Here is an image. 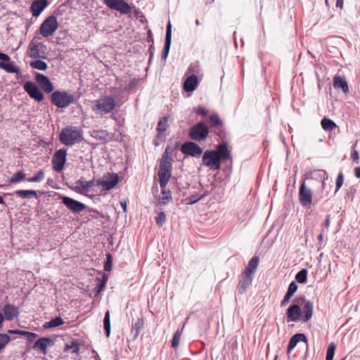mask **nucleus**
Returning a JSON list of instances; mask_svg holds the SVG:
<instances>
[{
    "label": "nucleus",
    "instance_id": "57",
    "mask_svg": "<svg viewBox=\"0 0 360 360\" xmlns=\"http://www.w3.org/2000/svg\"><path fill=\"white\" fill-rule=\"evenodd\" d=\"M137 82H138V80H137V79H132V80L129 82V85H128V89H131L134 88V87L136 86Z\"/></svg>",
    "mask_w": 360,
    "mask_h": 360
},
{
    "label": "nucleus",
    "instance_id": "38",
    "mask_svg": "<svg viewBox=\"0 0 360 360\" xmlns=\"http://www.w3.org/2000/svg\"><path fill=\"white\" fill-rule=\"evenodd\" d=\"M31 68L39 70H45L47 68V64L41 60H36L30 63Z\"/></svg>",
    "mask_w": 360,
    "mask_h": 360
},
{
    "label": "nucleus",
    "instance_id": "58",
    "mask_svg": "<svg viewBox=\"0 0 360 360\" xmlns=\"http://www.w3.org/2000/svg\"><path fill=\"white\" fill-rule=\"evenodd\" d=\"M0 59L2 60L3 61L8 62V61H9L10 58L8 57V55L3 53H0Z\"/></svg>",
    "mask_w": 360,
    "mask_h": 360
},
{
    "label": "nucleus",
    "instance_id": "63",
    "mask_svg": "<svg viewBox=\"0 0 360 360\" xmlns=\"http://www.w3.org/2000/svg\"><path fill=\"white\" fill-rule=\"evenodd\" d=\"M121 206H122L124 212H126L127 211V202H125V201L121 202Z\"/></svg>",
    "mask_w": 360,
    "mask_h": 360
},
{
    "label": "nucleus",
    "instance_id": "59",
    "mask_svg": "<svg viewBox=\"0 0 360 360\" xmlns=\"http://www.w3.org/2000/svg\"><path fill=\"white\" fill-rule=\"evenodd\" d=\"M110 257L111 256L110 255H108V259H110ZM110 266H111L110 262V260H108V262L105 264V266H104L105 267V271H109L110 269Z\"/></svg>",
    "mask_w": 360,
    "mask_h": 360
},
{
    "label": "nucleus",
    "instance_id": "54",
    "mask_svg": "<svg viewBox=\"0 0 360 360\" xmlns=\"http://www.w3.org/2000/svg\"><path fill=\"white\" fill-rule=\"evenodd\" d=\"M291 297H292L291 295H290L289 294L286 293L285 295L284 296L283 300H282V302L281 303V307L286 306L288 304Z\"/></svg>",
    "mask_w": 360,
    "mask_h": 360
},
{
    "label": "nucleus",
    "instance_id": "13",
    "mask_svg": "<svg viewBox=\"0 0 360 360\" xmlns=\"http://www.w3.org/2000/svg\"><path fill=\"white\" fill-rule=\"evenodd\" d=\"M66 150L60 149L57 150L53 157L52 163L55 171L59 172L63 170L66 161Z\"/></svg>",
    "mask_w": 360,
    "mask_h": 360
},
{
    "label": "nucleus",
    "instance_id": "45",
    "mask_svg": "<svg viewBox=\"0 0 360 360\" xmlns=\"http://www.w3.org/2000/svg\"><path fill=\"white\" fill-rule=\"evenodd\" d=\"M172 199L171 194L169 191L165 190L162 191V196L160 198V203L166 205Z\"/></svg>",
    "mask_w": 360,
    "mask_h": 360
},
{
    "label": "nucleus",
    "instance_id": "28",
    "mask_svg": "<svg viewBox=\"0 0 360 360\" xmlns=\"http://www.w3.org/2000/svg\"><path fill=\"white\" fill-rule=\"evenodd\" d=\"M208 191L206 190H203L202 188V191H200L198 192H196L192 195H191L189 197L186 198V203L188 205H193L200 200H201L205 196L207 195Z\"/></svg>",
    "mask_w": 360,
    "mask_h": 360
},
{
    "label": "nucleus",
    "instance_id": "40",
    "mask_svg": "<svg viewBox=\"0 0 360 360\" xmlns=\"http://www.w3.org/2000/svg\"><path fill=\"white\" fill-rule=\"evenodd\" d=\"M25 177V172L21 170L18 172L17 173L14 174L9 179L8 182L13 184V183H18L24 179Z\"/></svg>",
    "mask_w": 360,
    "mask_h": 360
},
{
    "label": "nucleus",
    "instance_id": "18",
    "mask_svg": "<svg viewBox=\"0 0 360 360\" xmlns=\"http://www.w3.org/2000/svg\"><path fill=\"white\" fill-rule=\"evenodd\" d=\"M49 4L48 0H36L34 1L30 7L32 14L34 17L39 16L41 12L47 7Z\"/></svg>",
    "mask_w": 360,
    "mask_h": 360
},
{
    "label": "nucleus",
    "instance_id": "31",
    "mask_svg": "<svg viewBox=\"0 0 360 360\" xmlns=\"http://www.w3.org/2000/svg\"><path fill=\"white\" fill-rule=\"evenodd\" d=\"M15 193L22 198H31L37 197V192L33 190H18Z\"/></svg>",
    "mask_w": 360,
    "mask_h": 360
},
{
    "label": "nucleus",
    "instance_id": "10",
    "mask_svg": "<svg viewBox=\"0 0 360 360\" xmlns=\"http://www.w3.org/2000/svg\"><path fill=\"white\" fill-rule=\"evenodd\" d=\"M46 49L44 44L32 41L29 46L28 55L32 58H44Z\"/></svg>",
    "mask_w": 360,
    "mask_h": 360
},
{
    "label": "nucleus",
    "instance_id": "44",
    "mask_svg": "<svg viewBox=\"0 0 360 360\" xmlns=\"http://www.w3.org/2000/svg\"><path fill=\"white\" fill-rule=\"evenodd\" d=\"M45 177L44 172L42 170H40L37 174H36L32 177L27 179L28 182H40L44 180Z\"/></svg>",
    "mask_w": 360,
    "mask_h": 360
},
{
    "label": "nucleus",
    "instance_id": "50",
    "mask_svg": "<svg viewBox=\"0 0 360 360\" xmlns=\"http://www.w3.org/2000/svg\"><path fill=\"white\" fill-rule=\"evenodd\" d=\"M297 285L296 284V283L295 281H292L290 283L286 293L292 296L293 294L297 291Z\"/></svg>",
    "mask_w": 360,
    "mask_h": 360
},
{
    "label": "nucleus",
    "instance_id": "37",
    "mask_svg": "<svg viewBox=\"0 0 360 360\" xmlns=\"http://www.w3.org/2000/svg\"><path fill=\"white\" fill-rule=\"evenodd\" d=\"M168 122H169V117L165 116L160 119V120L158 122L157 129L160 132H163L166 131L167 128L168 127Z\"/></svg>",
    "mask_w": 360,
    "mask_h": 360
},
{
    "label": "nucleus",
    "instance_id": "19",
    "mask_svg": "<svg viewBox=\"0 0 360 360\" xmlns=\"http://www.w3.org/2000/svg\"><path fill=\"white\" fill-rule=\"evenodd\" d=\"M253 276L243 272L239 284L238 285V291L240 294H243L246 289L252 284Z\"/></svg>",
    "mask_w": 360,
    "mask_h": 360
},
{
    "label": "nucleus",
    "instance_id": "1",
    "mask_svg": "<svg viewBox=\"0 0 360 360\" xmlns=\"http://www.w3.org/2000/svg\"><path fill=\"white\" fill-rule=\"evenodd\" d=\"M231 158L228 144L223 143L217 147L216 150H207L202 156L203 165L211 170H217L221 167V161Z\"/></svg>",
    "mask_w": 360,
    "mask_h": 360
},
{
    "label": "nucleus",
    "instance_id": "2",
    "mask_svg": "<svg viewBox=\"0 0 360 360\" xmlns=\"http://www.w3.org/2000/svg\"><path fill=\"white\" fill-rule=\"evenodd\" d=\"M115 105V100L113 97L102 96L98 99L91 102V110L95 114L103 116L111 112L114 110Z\"/></svg>",
    "mask_w": 360,
    "mask_h": 360
},
{
    "label": "nucleus",
    "instance_id": "53",
    "mask_svg": "<svg viewBox=\"0 0 360 360\" xmlns=\"http://www.w3.org/2000/svg\"><path fill=\"white\" fill-rule=\"evenodd\" d=\"M25 337L28 341L32 342L33 340H34L36 339V338L37 337V335L36 333H33L27 331V334L25 335Z\"/></svg>",
    "mask_w": 360,
    "mask_h": 360
},
{
    "label": "nucleus",
    "instance_id": "8",
    "mask_svg": "<svg viewBox=\"0 0 360 360\" xmlns=\"http://www.w3.org/2000/svg\"><path fill=\"white\" fill-rule=\"evenodd\" d=\"M58 27L56 18L54 15H50L41 23L39 28L40 34L44 37H48L52 35Z\"/></svg>",
    "mask_w": 360,
    "mask_h": 360
},
{
    "label": "nucleus",
    "instance_id": "39",
    "mask_svg": "<svg viewBox=\"0 0 360 360\" xmlns=\"http://www.w3.org/2000/svg\"><path fill=\"white\" fill-rule=\"evenodd\" d=\"M307 269H302L295 276L296 281L300 283H304L307 278Z\"/></svg>",
    "mask_w": 360,
    "mask_h": 360
},
{
    "label": "nucleus",
    "instance_id": "46",
    "mask_svg": "<svg viewBox=\"0 0 360 360\" xmlns=\"http://www.w3.org/2000/svg\"><path fill=\"white\" fill-rule=\"evenodd\" d=\"M9 341H10V337L7 334H4V333L0 334V352L6 347V345L9 342Z\"/></svg>",
    "mask_w": 360,
    "mask_h": 360
},
{
    "label": "nucleus",
    "instance_id": "23",
    "mask_svg": "<svg viewBox=\"0 0 360 360\" xmlns=\"http://www.w3.org/2000/svg\"><path fill=\"white\" fill-rule=\"evenodd\" d=\"M198 83V77L195 75H192L189 76L184 82V90L187 92H192L193 91Z\"/></svg>",
    "mask_w": 360,
    "mask_h": 360
},
{
    "label": "nucleus",
    "instance_id": "7",
    "mask_svg": "<svg viewBox=\"0 0 360 360\" xmlns=\"http://www.w3.org/2000/svg\"><path fill=\"white\" fill-rule=\"evenodd\" d=\"M96 186H97L96 180L86 181L84 178H81L75 181L73 189L79 194L89 195L90 193L94 191Z\"/></svg>",
    "mask_w": 360,
    "mask_h": 360
},
{
    "label": "nucleus",
    "instance_id": "24",
    "mask_svg": "<svg viewBox=\"0 0 360 360\" xmlns=\"http://www.w3.org/2000/svg\"><path fill=\"white\" fill-rule=\"evenodd\" d=\"M314 311V304L313 303L308 300L305 302L304 308H303V315L301 317V321L303 322H307L313 315Z\"/></svg>",
    "mask_w": 360,
    "mask_h": 360
},
{
    "label": "nucleus",
    "instance_id": "5",
    "mask_svg": "<svg viewBox=\"0 0 360 360\" xmlns=\"http://www.w3.org/2000/svg\"><path fill=\"white\" fill-rule=\"evenodd\" d=\"M81 139V131L77 127H68L63 129L60 134V141L70 146L75 143Z\"/></svg>",
    "mask_w": 360,
    "mask_h": 360
},
{
    "label": "nucleus",
    "instance_id": "60",
    "mask_svg": "<svg viewBox=\"0 0 360 360\" xmlns=\"http://www.w3.org/2000/svg\"><path fill=\"white\" fill-rule=\"evenodd\" d=\"M354 174L356 178L360 179V167L354 168Z\"/></svg>",
    "mask_w": 360,
    "mask_h": 360
},
{
    "label": "nucleus",
    "instance_id": "3",
    "mask_svg": "<svg viewBox=\"0 0 360 360\" xmlns=\"http://www.w3.org/2000/svg\"><path fill=\"white\" fill-rule=\"evenodd\" d=\"M171 163L169 161L167 150L165 151L160 163L158 176L161 188H165L171 176Z\"/></svg>",
    "mask_w": 360,
    "mask_h": 360
},
{
    "label": "nucleus",
    "instance_id": "26",
    "mask_svg": "<svg viewBox=\"0 0 360 360\" xmlns=\"http://www.w3.org/2000/svg\"><path fill=\"white\" fill-rule=\"evenodd\" d=\"M307 337L304 334L297 333L293 335L290 340L288 352H290L292 349H294L299 342H307Z\"/></svg>",
    "mask_w": 360,
    "mask_h": 360
},
{
    "label": "nucleus",
    "instance_id": "33",
    "mask_svg": "<svg viewBox=\"0 0 360 360\" xmlns=\"http://www.w3.org/2000/svg\"><path fill=\"white\" fill-rule=\"evenodd\" d=\"M144 324V321L142 319H139L135 323L133 324L131 332L134 334V339H136L140 333Z\"/></svg>",
    "mask_w": 360,
    "mask_h": 360
},
{
    "label": "nucleus",
    "instance_id": "20",
    "mask_svg": "<svg viewBox=\"0 0 360 360\" xmlns=\"http://www.w3.org/2000/svg\"><path fill=\"white\" fill-rule=\"evenodd\" d=\"M287 316L289 321L296 322L301 320L302 310L299 305L292 304L287 311Z\"/></svg>",
    "mask_w": 360,
    "mask_h": 360
},
{
    "label": "nucleus",
    "instance_id": "11",
    "mask_svg": "<svg viewBox=\"0 0 360 360\" xmlns=\"http://www.w3.org/2000/svg\"><path fill=\"white\" fill-rule=\"evenodd\" d=\"M299 200L301 205L306 208H309L312 202V191L307 187L305 182L301 184L299 191Z\"/></svg>",
    "mask_w": 360,
    "mask_h": 360
},
{
    "label": "nucleus",
    "instance_id": "48",
    "mask_svg": "<svg viewBox=\"0 0 360 360\" xmlns=\"http://www.w3.org/2000/svg\"><path fill=\"white\" fill-rule=\"evenodd\" d=\"M166 221V215L163 212H161L158 214L157 217L155 218L156 224L161 226Z\"/></svg>",
    "mask_w": 360,
    "mask_h": 360
},
{
    "label": "nucleus",
    "instance_id": "62",
    "mask_svg": "<svg viewBox=\"0 0 360 360\" xmlns=\"http://www.w3.org/2000/svg\"><path fill=\"white\" fill-rule=\"evenodd\" d=\"M336 6L342 8L343 7V0H337Z\"/></svg>",
    "mask_w": 360,
    "mask_h": 360
},
{
    "label": "nucleus",
    "instance_id": "6",
    "mask_svg": "<svg viewBox=\"0 0 360 360\" xmlns=\"http://www.w3.org/2000/svg\"><path fill=\"white\" fill-rule=\"evenodd\" d=\"M209 134L208 127L202 122H198L191 127L189 136L191 139L195 141L205 140Z\"/></svg>",
    "mask_w": 360,
    "mask_h": 360
},
{
    "label": "nucleus",
    "instance_id": "30",
    "mask_svg": "<svg viewBox=\"0 0 360 360\" xmlns=\"http://www.w3.org/2000/svg\"><path fill=\"white\" fill-rule=\"evenodd\" d=\"M0 68L4 70L6 72L10 73H18L20 71L19 68L16 65H14L13 63L0 62Z\"/></svg>",
    "mask_w": 360,
    "mask_h": 360
},
{
    "label": "nucleus",
    "instance_id": "43",
    "mask_svg": "<svg viewBox=\"0 0 360 360\" xmlns=\"http://www.w3.org/2000/svg\"><path fill=\"white\" fill-rule=\"evenodd\" d=\"M181 331L176 330L172 340V347L174 348H177L180 343L181 340Z\"/></svg>",
    "mask_w": 360,
    "mask_h": 360
},
{
    "label": "nucleus",
    "instance_id": "49",
    "mask_svg": "<svg viewBox=\"0 0 360 360\" xmlns=\"http://www.w3.org/2000/svg\"><path fill=\"white\" fill-rule=\"evenodd\" d=\"M344 183V175L342 173H340L336 179V190L337 192L343 185Z\"/></svg>",
    "mask_w": 360,
    "mask_h": 360
},
{
    "label": "nucleus",
    "instance_id": "9",
    "mask_svg": "<svg viewBox=\"0 0 360 360\" xmlns=\"http://www.w3.org/2000/svg\"><path fill=\"white\" fill-rule=\"evenodd\" d=\"M97 186H101L105 191H109L118 184V176L114 173H108L96 180Z\"/></svg>",
    "mask_w": 360,
    "mask_h": 360
},
{
    "label": "nucleus",
    "instance_id": "15",
    "mask_svg": "<svg viewBox=\"0 0 360 360\" xmlns=\"http://www.w3.org/2000/svg\"><path fill=\"white\" fill-rule=\"evenodd\" d=\"M24 89L29 94V96L34 100L40 102L44 99V95L37 86L35 84L32 82H27L24 84Z\"/></svg>",
    "mask_w": 360,
    "mask_h": 360
},
{
    "label": "nucleus",
    "instance_id": "25",
    "mask_svg": "<svg viewBox=\"0 0 360 360\" xmlns=\"http://www.w3.org/2000/svg\"><path fill=\"white\" fill-rule=\"evenodd\" d=\"M333 86L336 89H342L345 94H347L349 92L347 82L344 77L340 76L335 77L333 79Z\"/></svg>",
    "mask_w": 360,
    "mask_h": 360
},
{
    "label": "nucleus",
    "instance_id": "36",
    "mask_svg": "<svg viewBox=\"0 0 360 360\" xmlns=\"http://www.w3.org/2000/svg\"><path fill=\"white\" fill-rule=\"evenodd\" d=\"M96 281V292L99 293L105 287L108 281V276L105 275H103L101 278H97Z\"/></svg>",
    "mask_w": 360,
    "mask_h": 360
},
{
    "label": "nucleus",
    "instance_id": "21",
    "mask_svg": "<svg viewBox=\"0 0 360 360\" xmlns=\"http://www.w3.org/2000/svg\"><path fill=\"white\" fill-rule=\"evenodd\" d=\"M172 43V24L170 21H169L167 25V31H166V37H165V44L164 46V49L162 53V58L166 59L168 56L170 46Z\"/></svg>",
    "mask_w": 360,
    "mask_h": 360
},
{
    "label": "nucleus",
    "instance_id": "12",
    "mask_svg": "<svg viewBox=\"0 0 360 360\" xmlns=\"http://www.w3.org/2000/svg\"><path fill=\"white\" fill-rule=\"evenodd\" d=\"M105 4L110 8L127 14L131 11L130 6L124 0H105Z\"/></svg>",
    "mask_w": 360,
    "mask_h": 360
},
{
    "label": "nucleus",
    "instance_id": "22",
    "mask_svg": "<svg viewBox=\"0 0 360 360\" xmlns=\"http://www.w3.org/2000/svg\"><path fill=\"white\" fill-rule=\"evenodd\" d=\"M53 343V340L49 338H41L36 341L33 348L36 350H39L44 354L47 353V347L52 345Z\"/></svg>",
    "mask_w": 360,
    "mask_h": 360
},
{
    "label": "nucleus",
    "instance_id": "55",
    "mask_svg": "<svg viewBox=\"0 0 360 360\" xmlns=\"http://www.w3.org/2000/svg\"><path fill=\"white\" fill-rule=\"evenodd\" d=\"M8 333L9 334H19L25 336L27 331L20 330H8Z\"/></svg>",
    "mask_w": 360,
    "mask_h": 360
},
{
    "label": "nucleus",
    "instance_id": "29",
    "mask_svg": "<svg viewBox=\"0 0 360 360\" xmlns=\"http://www.w3.org/2000/svg\"><path fill=\"white\" fill-rule=\"evenodd\" d=\"M259 264V258L253 257L249 262L248 265L244 272L253 276Z\"/></svg>",
    "mask_w": 360,
    "mask_h": 360
},
{
    "label": "nucleus",
    "instance_id": "35",
    "mask_svg": "<svg viewBox=\"0 0 360 360\" xmlns=\"http://www.w3.org/2000/svg\"><path fill=\"white\" fill-rule=\"evenodd\" d=\"M93 137L96 140L106 141L109 139V134L105 130H96L93 131Z\"/></svg>",
    "mask_w": 360,
    "mask_h": 360
},
{
    "label": "nucleus",
    "instance_id": "64",
    "mask_svg": "<svg viewBox=\"0 0 360 360\" xmlns=\"http://www.w3.org/2000/svg\"><path fill=\"white\" fill-rule=\"evenodd\" d=\"M317 239H318L319 242H320V243H321L323 241V234L322 232L318 236Z\"/></svg>",
    "mask_w": 360,
    "mask_h": 360
},
{
    "label": "nucleus",
    "instance_id": "52",
    "mask_svg": "<svg viewBox=\"0 0 360 360\" xmlns=\"http://www.w3.org/2000/svg\"><path fill=\"white\" fill-rule=\"evenodd\" d=\"M356 144H354L352 147V158L354 162L359 163V152L356 150Z\"/></svg>",
    "mask_w": 360,
    "mask_h": 360
},
{
    "label": "nucleus",
    "instance_id": "32",
    "mask_svg": "<svg viewBox=\"0 0 360 360\" xmlns=\"http://www.w3.org/2000/svg\"><path fill=\"white\" fill-rule=\"evenodd\" d=\"M64 323L63 320L60 317H56L54 319H52L48 322H46L44 324V327L45 328H54L57 326H60Z\"/></svg>",
    "mask_w": 360,
    "mask_h": 360
},
{
    "label": "nucleus",
    "instance_id": "27",
    "mask_svg": "<svg viewBox=\"0 0 360 360\" xmlns=\"http://www.w3.org/2000/svg\"><path fill=\"white\" fill-rule=\"evenodd\" d=\"M4 314L6 319L12 320L18 314V309L16 307L11 304H6L4 307Z\"/></svg>",
    "mask_w": 360,
    "mask_h": 360
},
{
    "label": "nucleus",
    "instance_id": "16",
    "mask_svg": "<svg viewBox=\"0 0 360 360\" xmlns=\"http://www.w3.org/2000/svg\"><path fill=\"white\" fill-rule=\"evenodd\" d=\"M35 79L41 89L46 93H51L53 90V86L49 78L40 73H37Z\"/></svg>",
    "mask_w": 360,
    "mask_h": 360
},
{
    "label": "nucleus",
    "instance_id": "4",
    "mask_svg": "<svg viewBox=\"0 0 360 360\" xmlns=\"http://www.w3.org/2000/svg\"><path fill=\"white\" fill-rule=\"evenodd\" d=\"M51 102L58 108H63L74 102V96L66 91H54L51 96Z\"/></svg>",
    "mask_w": 360,
    "mask_h": 360
},
{
    "label": "nucleus",
    "instance_id": "42",
    "mask_svg": "<svg viewBox=\"0 0 360 360\" xmlns=\"http://www.w3.org/2000/svg\"><path fill=\"white\" fill-rule=\"evenodd\" d=\"M335 345L334 343L331 342L329 344L327 353L326 356V360H333L335 354Z\"/></svg>",
    "mask_w": 360,
    "mask_h": 360
},
{
    "label": "nucleus",
    "instance_id": "41",
    "mask_svg": "<svg viewBox=\"0 0 360 360\" xmlns=\"http://www.w3.org/2000/svg\"><path fill=\"white\" fill-rule=\"evenodd\" d=\"M104 328L105 330V333L107 337L110 336V312L109 311H107L105 314L104 320Z\"/></svg>",
    "mask_w": 360,
    "mask_h": 360
},
{
    "label": "nucleus",
    "instance_id": "17",
    "mask_svg": "<svg viewBox=\"0 0 360 360\" xmlns=\"http://www.w3.org/2000/svg\"><path fill=\"white\" fill-rule=\"evenodd\" d=\"M63 203L75 212H80L85 208L83 203L66 196L63 198Z\"/></svg>",
    "mask_w": 360,
    "mask_h": 360
},
{
    "label": "nucleus",
    "instance_id": "61",
    "mask_svg": "<svg viewBox=\"0 0 360 360\" xmlns=\"http://www.w3.org/2000/svg\"><path fill=\"white\" fill-rule=\"evenodd\" d=\"M329 225H330V216H329V215H328V216L326 217V221H325V223H324V225H323V226H324V227H325L326 229H328V226H329Z\"/></svg>",
    "mask_w": 360,
    "mask_h": 360
},
{
    "label": "nucleus",
    "instance_id": "56",
    "mask_svg": "<svg viewBox=\"0 0 360 360\" xmlns=\"http://www.w3.org/2000/svg\"><path fill=\"white\" fill-rule=\"evenodd\" d=\"M197 113L198 115H206L207 113V110L205 108H203V107H200L198 110H197Z\"/></svg>",
    "mask_w": 360,
    "mask_h": 360
},
{
    "label": "nucleus",
    "instance_id": "14",
    "mask_svg": "<svg viewBox=\"0 0 360 360\" xmlns=\"http://www.w3.org/2000/svg\"><path fill=\"white\" fill-rule=\"evenodd\" d=\"M181 150L186 155L192 157H200L202 153V149L193 142H186L181 148Z\"/></svg>",
    "mask_w": 360,
    "mask_h": 360
},
{
    "label": "nucleus",
    "instance_id": "34",
    "mask_svg": "<svg viewBox=\"0 0 360 360\" xmlns=\"http://www.w3.org/2000/svg\"><path fill=\"white\" fill-rule=\"evenodd\" d=\"M321 126L326 131H331L337 127L336 124L330 119L324 117L321 120Z\"/></svg>",
    "mask_w": 360,
    "mask_h": 360
},
{
    "label": "nucleus",
    "instance_id": "51",
    "mask_svg": "<svg viewBox=\"0 0 360 360\" xmlns=\"http://www.w3.org/2000/svg\"><path fill=\"white\" fill-rule=\"evenodd\" d=\"M210 120L214 125L221 126L222 121L217 115H212L210 116Z\"/></svg>",
    "mask_w": 360,
    "mask_h": 360
},
{
    "label": "nucleus",
    "instance_id": "47",
    "mask_svg": "<svg viewBox=\"0 0 360 360\" xmlns=\"http://www.w3.org/2000/svg\"><path fill=\"white\" fill-rule=\"evenodd\" d=\"M79 349V345L75 342H72L70 344H66L65 347V351L72 350V353H77Z\"/></svg>",
    "mask_w": 360,
    "mask_h": 360
}]
</instances>
